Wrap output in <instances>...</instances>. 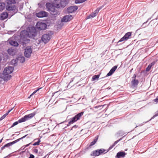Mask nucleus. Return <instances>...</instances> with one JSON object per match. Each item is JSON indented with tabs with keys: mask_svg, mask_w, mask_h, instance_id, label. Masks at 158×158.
I'll return each instance as SVG.
<instances>
[{
	"mask_svg": "<svg viewBox=\"0 0 158 158\" xmlns=\"http://www.w3.org/2000/svg\"><path fill=\"white\" fill-rule=\"evenodd\" d=\"M133 70V69H132L130 71V73H131L132 72V70Z\"/></svg>",
	"mask_w": 158,
	"mask_h": 158,
	"instance_id": "obj_60",
	"label": "nucleus"
},
{
	"mask_svg": "<svg viewBox=\"0 0 158 158\" xmlns=\"http://www.w3.org/2000/svg\"><path fill=\"white\" fill-rule=\"evenodd\" d=\"M139 81L136 79H132L131 82V84L132 87H136L139 84Z\"/></svg>",
	"mask_w": 158,
	"mask_h": 158,
	"instance_id": "obj_19",
	"label": "nucleus"
},
{
	"mask_svg": "<svg viewBox=\"0 0 158 158\" xmlns=\"http://www.w3.org/2000/svg\"><path fill=\"white\" fill-rule=\"evenodd\" d=\"M117 68V65H115L110 70L109 72L107 74L106 76H109L111 75L115 72Z\"/></svg>",
	"mask_w": 158,
	"mask_h": 158,
	"instance_id": "obj_20",
	"label": "nucleus"
},
{
	"mask_svg": "<svg viewBox=\"0 0 158 158\" xmlns=\"http://www.w3.org/2000/svg\"><path fill=\"white\" fill-rule=\"evenodd\" d=\"M97 14L93 12L89 15L87 17L86 19H88L91 18H93L94 17H95Z\"/></svg>",
	"mask_w": 158,
	"mask_h": 158,
	"instance_id": "obj_28",
	"label": "nucleus"
},
{
	"mask_svg": "<svg viewBox=\"0 0 158 158\" xmlns=\"http://www.w3.org/2000/svg\"><path fill=\"white\" fill-rule=\"evenodd\" d=\"M126 154L123 151H121L117 153L115 156V158H124Z\"/></svg>",
	"mask_w": 158,
	"mask_h": 158,
	"instance_id": "obj_17",
	"label": "nucleus"
},
{
	"mask_svg": "<svg viewBox=\"0 0 158 158\" xmlns=\"http://www.w3.org/2000/svg\"><path fill=\"white\" fill-rule=\"evenodd\" d=\"M15 31H9L8 32V34H11V33H14L15 32Z\"/></svg>",
	"mask_w": 158,
	"mask_h": 158,
	"instance_id": "obj_51",
	"label": "nucleus"
},
{
	"mask_svg": "<svg viewBox=\"0 0 158 158\" xmlns=\"http://www.w3.org/2000/svg\"><path fill=\"white\" fill-rule=\"evenodd\" d=\"M152 66V64H150L146 68V70L147 71H149L150 69Z\"/></svg>",
	"mask_w": 158,
	"mask_h": 158,
	"instance_id": "obj_39",
	"label": "nucleus"
},
{
	"mask_svg": "<svg viewBox=\"0 0 158 158\" xmlns=\"http://www.w3.org/2000/svg\"><path fill=\"white\" fill-rule=\"evenodd\" d=\"M6 9L8 11L11 12L10 13H11V15H10L11 16L14 15L16 13H17L18 10L16 9V7L15 5L11 6L10 5H6Z\"/></svg>",
	"mask_w": 158,
	"mask_h": 158,
	"instance_id": "obj_7",
	"label": "nucleus"
},
{
	"mask_svg": "<svg viewBox=\"0 0 158 158\" xmlns=\"http://www.w3.org/2000/svg\"><path fill=\"white\" fill-rule=\"evenodd\" d=\"M16 59L19 62L21 63H23L25 61V58L22 56H18Z\"/></svg>",
	"mask_w": 158,
	"mask_h": 158,
	"instance_id": "obj_23",
	"label": "nucleus"
},
{
	"mask_svg": "<svg viewBox=\"0 0 158 158\" xmlns=\"http://www.w3.org/2000/svg\"><path fill=\"white\" fill-rule=\"evenodd\" d=\"M26 30L29 38L34 37L37 35L38 31L34 27L31 26L28 27L27 28Z\"/></svg>",
	"mask_w": 158,
	"mask_h": 158,
	"instance_id": "obj_2",
	"label": "nucleus"
},
{
	"mask_svg": "<svg viewBox=\"0 0 158 158\" xmlns=\"http://www.w3.org/2000/svg\"><path fill=\"white\" fill-rule=\"evenodd\" d=\"M5 4L4 2H0V11L3 10L5 7Z\"/></svg>",
	"mask_w": 158,
	"mask_h": 158,
	"instance_id": "obj_31",
	"label": "nucleus"
},
{
	"mask_svg": "<svg viewBox=\"0 0 158 158\" xmlns=\"http://www.w3.org/2000/svg\"><path fill=\"white\" fill-rule=\"evenodd\" d=\"M32 151L33 152H34L36 154H37L38 152V150L36 148H34V149H33Z\"/></svg>",
	"mask_w": 158,
	"mask_h": 158,
	"instance_id": "obj_41",
	"label": "nucleus"
},
{
	"mask_svg": "<svg viewBox=\"0 0 158 158\" xmlns=\"http://www.w3.org/2000/svg\"><path fill=\"white\" fill-rule=\"evenodd\" d=\"M11 77V75L8 73H4L3 72L2 73H0V77L3 79L4 81H8L10 80Z\"/></svg>",
	"mask_w": 158,
	"mask_h": 158,
	"instance_id": "obj_11",
	"label": "nucleus"
},
{
	"mask_svg": "<svg viewBox=\"0 0 158 158\" xmlns=\"http://www.w3.org/2000/svg\"><path fill=\"white\" fill-rule=\"evenodd\" d=\"M154 101L156 102H158V96L156 97V98L154 99Z\"/></svg>",
	"mask_w": 158,
	"mask_h": 158,
	"instance_id": "obj_49",
	"label": "nucleus"
},
{
	"mask_svg": "<svg viewBox=\"0 0 158 158\" xmlns=\"http://www.w3.org/2000/svg\"><path fill=\"white\" fill-rule=\"evenodd\" d=\"M36 28L39 30V31L43 30L46 29L47 25L45 23L41 22H38L36 24Z\"/></svg>",
	"mask_w": 158,
	"mask_h": 158,
	"instance_id": "obj_6",
	"label": "nucleus"
},
{
	"mask_svg": "<svg viewBox=\"0 0 158 158\" xmlns=\"http://www.w3.org/2000/svg\"><path fill=\"white\" fill-rule=\"evenodd\" d=\"M53 34L52 31L50 33L44 34L42 36L41 39L42 41L44 44L48 43L51 39V36Z\"/></svg>",
	"mask_w": 158,
	"mask_h": 158,
	"instance_id": "obj_4",
	"label": "nucleus"
},
{
	"mask_svg": "<svg viewBox=\"0 0 158 158\" xmlns=\"http://www.w3.org/2000/svg\"><path fill=\"white\" fill-rule=\"evenodd\" d=\"M106 150L103 148L97 149L93 151L90 155L92 156H98L102 154H104V153L106 152Z\"/></svg>",
	"mask_w": 158,
	"mask_h": 158,
	"instance_id": "obj_5",
	"label": "nucleus"
},
{
	"mask_svg": "<svg viewBox=\"0 0 158 158\" xmlns=\"http://www.w3.org/2000/svg\"><path fill=\"white\" fill-rule=\"evenodd\" d=\"M31 144V143H28V144H26V145H25V147H27L29 146V145Z\"/></svg>",
	"mask_w": 158,
	"mask_h": 158,
	"instance_id": "obj_56",
	"label": "nucleus"
},
{
	"mask_svg": "<svg viewBox=\"0 0 158 158\" xmlns=\"http://www.w3.org/2000/svg\"><path fill=\"white\" fill-rule=\"evenodd\" d=\"M3 140V138H2L0 140V143H1Z\"/></svg>",
	"mask_w": 158,
	"mask_h": 158,
	"instance_id": "obj_59",
	"label": "nucleus"
},
{
	"mask_svg": "<svg viewBox=\"0 0 158 158\" xmlns=\"http://www.w3.org/2000/svg\"><path fill=\"white\" fill-rule=\"evenodd\" d=\"M102 107V106H96L95 107V108H98L99 107Z\"/></svg>",
	"mask_w": 158,
	"mask_h": 158,
	"instance_id": "obj_55",
	"label": "nucleus"
},
{
	"mask_svg": "<svg viewBox=\"0 0 158 158\" xmlns=\"http://www.w3.org/2000/svg\"><path fill=\"white\" fill-rule=\"evenodd\" d=\"M84 114V112H81L80 113L77 114L73 117L70 119V121L69 122V123L67 125V127L69 126L70 125L73 124L74 122H76L79 120L81 117Z\"/></svg>",
	"mask_w": 158,
	"mask_h": 158,
	"instance_id": "obj_3",
	"label": "nucleus"
},
{
	"mask_svg": "<svg viewBox=\"0 0 158 158\" xmlns=\"http://www.w3.org/2000/svg\"><path fill=\"white\" fill-rule=\"evenodd\" d=\"M4 115L5 116V117L7 115L6 114H4Z\"/></svg>",
	"mask_w": 158,
	"mask_h": 158,
	"instance_id": "obj_62",
	"label": "nucleus"
},
{
	"mask_svg": "<svg viewBox=\"0 0 158 158\" xmlns=\"http://www.w3.org/2000/svg\"><path fill=\"white\" fill-rule=\"evenodd\" d=\"M18 62V61H17V60L16 59V60L13 59L11 61V63L13 65H15V64H17Z\"/></svg>",
	"mask_w": 158,
	"mask_h": 158,
	"instance_id": "obj_36",
	"label": "nucleus"
},
{
	"mask_svg": "<svg viewBox=\"0 0 158 158\" xmlns=\"http://www.w3.org/2000/svg\"><path fill=\"white\" fill-rule=\"evenodd\" d=\"M78 8V6H70L67 8V13L69 14L72 13L77 10Z\"/></svg>",
	"mask_w": 158,
	"mask_h": 158,
	"instance_id": "obj_12",
	"label": "nucleus"
},
{
	"mask_svg": "<svg viewBox=\"0 0 158 158\" xmlns=\"http://www.w3.org/2000/svg\"><path fill=\"white\" fill-rule=\"evenodd\" d=\"M22 122H22V120L21 118L20 119H19L18 121L15 122L13 123V124H12V125L11 126V127L9 128H12L15 126L17 125L19 123H22Z\"/></svg>",
	"mask_w": 158,
	"mask_h": 158,
	"instance_id": "obj_26",
	"label": "nucleus"
},
{
	"mask_svg": "<svg viewBox=\"0 0 158 158\" xmlns=\"http://www.w3.org/2000/svg\"><path fill=\"white\" fill-rule=\"evenodd\" d=\"M131 32H129L126 33L124 36L118 41V43L120 42L128 40L129 38V37L131 36Z\"/></svg>",
	"mask_w": 158,
	"mask_h": 158,
	"instance_id": "obj_13",
	"label": "nucleus"
},
{
	"mask_svg": "<svg viewBox=\"0 0 158 158\" xmlns=\"http://www.w3.org/2000/svg\"><path fill=\"white\" fill-rule=\"evenodd\" d=\"M41 88H38V89H37L36 90H35L33 92H34L35 93L37 91H39L40 89H41Z\"/></svg>",
	"mask_w": 158,
	"mask_h": 158,
	"instance_id": "obj_53",
	"label": "nucleus"
},
{
	"mask_svg": "<svg viewBox=\"0 0 158 158\" xmlns=\"http://www.w3.org/2000/svg\"><path fill=\"white\" fill-rule=\"evenodd\" d=\"M128 133L129 132H127V133H125V132L124 131L122 130H120L118 131L117 133V137H118L119 136H122L123 135L125 134V135L124 136V137H124L128 134Z\"/></svg>",
	"mask_w": 158,
	"mask_h": 158,
	"instance_id": "obj_22",
	"label": "nucleus"
},
{
	"mask_svg": "<svg viewBox=\"0 0 158 158\" xmlns=\"http://www.w3.org/2000/svg\"><path fill=\"white\" fill-rule=\"evenodd\" d=\"M14 69L13 67L9 66L5 68L3 72H4V73H6L10 74L13 72Z\"/></svg>",
	"mask_w": 158,
	"mask_h": 158,
	"instance_id": "obj_15",
	"label": "nucleus"
},
{
	"mask_svg": "<svg viewBox=\"0 0 158 158\" xmlns=\"http://www.w3.org/2000/svg\"><path fill=\"white\" fill-rule=\"evenodd\" d=\"M19 141V140L18 139L10 143H9V145L10 146H11L13 144L15 143H17V142Z\"/></svg>",
	"mask_w": 158,
	"mask_h": 158,
	"instance_id": "obj_33",
	"label": "nucleus"
},
{
	"mask_svg": "<svg viewBox=\"0 0 158 158\" xmlns=\"http://www.w3.org/2000/svg\"><path fill=\"white\" fill-rule=\"evenodd\" d=\"M14 108V107L13 108H12L11 109L8 110V111H7V112H8L9 113H10L13 109Z\"/></svg>",
	"mask_w": 158,
	"mask_h": 158,
	"instance_id": "obj_54",
	"label": "nucleus"
},
{
	"mask_svg": "<svg viewBox=\"0 0 158 158\" xmlns=\"http://www.w3.org/2000/svg\"><path fill=\"white\" fill-rule=\"evenodd\" d=\"M46 6L48 9L47 10L51 14L56 15L60 14V12L55 8V6L53 4L47 2L46 4Z\"/></svg>",
	"mask_w": 158,
	"mask_h": 158,
	"instance_id": "obj_1",
	"label": "nucleus"
},
{
	"mask_svg": "<svg viewBox=\"0 0 158 158\" xmlns=\"http://www.w3.org/2000/svg\"><path fill=\"white\" fill-rule=\"evenodd\" d=\"M6 147V146H5V145H4V146H2V147H1V150L0 151V152L1 153L2 152V151Z\"/></svg>",
	"mask_w": 158,
	"mask_h": 158,
	"instance_id": "obj_44",
	"label": "nucleus"
},
{
	"mask_svg": "<svg viewBox=\"0 0 158 158\" xmlns=\"http://www.w3.org/2000/svg\"><path fill=\"white\" fill-rule=\"evenodd\" d=\"M56 6H55V8H56L57 9H59L60 8V5L59 4H56Z\"/></svg>",
	"mask_w": 158,
	"mask_h": 158,
	"instance_id": "obj_42",
	"label": "nucleus"
},
{
	"mask_svg": "<svg viewBox=\"0 0 158 158\" xmlns=\"http://www.w3.org/2000/svg\"><path fill=\"white\" fill-rule=\"evenodd\" d=\"M20 39L23 41H26L27 38L28 37L27 31L24 30L22 31L20 33Z\"/></svg>",
	"mask_w": 158,
	"mask_h": 158,
	"instance_id": "obj_10",
	"label": "nucleus"
},
{
	"mask_svg": "<svg viewBox=\"0 0 158 158\" xmlns=\"http://www.w3.org/2000/svg\"><path fill=\"white\" fill-rule=\"evenodd\" d=\"M10 154L8 155L7 156H6L4 158H6V157H9L10 156Z\"/></svg>",
	"mask_w": 158,
	"mask_h": 158,
	"instance_id": "obj_57",
	"label": "nucleus"
},
{
	"mask_svg": "<svg viewBox=\"0 0 158 158\" xmlns=\"http://www.w3.org/2000/svg\"><path fill=\"white\" fill-rule=\"evenodd\" d=\"M48 16L47 12L45 11H40L36 14V16L39 18L46 17Z\"/></svg>",
	"mask_w": 158,
	"mask_h": 158,
	"instance_id": "obj_14",
	"label": "nucleus"
},
{
	"mask_svg": "<svg viewBox=\"0 0 158 158\" xmlns=\"http://www.w3.org/2000/svg\"><path fill=\"white\" fill-rule=\"evenodd\" d=\"M158 116V111H157L153 117H152L147 122H148L149 121H151L152 119H153L155 117Z\"/></svg>",
	"mask_w": 158,
	"mask_h": 158,
	"instance_id": "obj_38",
	"label": "nucleus"
},
{
	"mask_svg": "<svg viewBox=\"0 0 158 158\" xmlns=\"http://www.w3.org/2000/svg\"><path fill=\"white\" fill-rule=\"evenodd\" d=\"M102 6L100 7L99 8H97V9L94 11V12L96 14H98L99 11L102 8Z\"/></svg>",
	"mask_w": 158,
	"mask_h": 158,
	"instance_id": "obj_37",
	"label": "nucleus"
},
{
	"mask_svg": "<svg viewBox=\"0 0 158 158\" xmlns=\"http://www.w3.org/2000/svg\"><path fill=\"white\" fill-rule=\"evenodd\" d=\"M5 118V116L3 115L0 118V121L2 120L3 119H4Z\"/></svg>",
	"mask_w": 158,
	"mask_h": 158,
	"instance_id": "obj_47",
	"label": "nucleus"
},
{
	"mask_svg": "<svg viewBox=\"0 0 158 158\" xmlns=\"http://www.w3.org/2000/svg\"><path fill=\"white\" fill-rule=\"evenodd\" d=\"M52 152V151H51L49 152L48 154H47L46 155L44 156H45V158L48 156L47 158H48L49 157V156L51 154V153Z\"/></svg>",
	"mask_w": 158,
	"mask_h": 158,
	"instance_id": "obj_43",
	"label": "nucleus"
},
{
	"mask_svg": "<svg viewBox=\"0 0 158 158\" xmlns=\"http://www.w3.org/2000/svg\"><path fill=\"white\" fill-rule=\"evenodd\" d=\"M86 0H75V3L76 4L81 3L85 2Z\"/></svg>",
	"mask_w": 158,
	"mask_h": 158,
	"instance_id": "obj_34",
	"label": "nucleus"
},
{
	"mask_svg": "<svg viewBox=\"0 0 158 158\" xmlns=\"http://www.w3.org/2000/svg\"><path fill=\"white\" fill-rule=\"evenodd\" d=\"M97 14L93 12L89 15L87 17L86 19H88L91 18H93L94 17H95Z\"/></svg>",
	"mask_w": 158,
	"mask_h": 158,
	"instance_id": "obj_29",
	"label": "nucleus"
},
{
	"mask_svg": "<svg viewBox=\"0 0 158 158\" xmlns=\"http://www.w3.org/2000/svg\"><path fill=\"white\" fill-rule=\"evenodd\" d=\"M6 2L8 5H11L16 3L15 0H6Z\"/></svg>",
	"mask_w": 158,
	"mask_h": 158,
	"instance_id": "obj_30",
	"label": "nucleus"
},
{
	"mask_svg": "<svg viewBox=\"0 0 158 158\" xmlns=\"http://www.w3.org/2000/svg\"><path fill=\"white\" fill-rule=\"evenodd\" d=\"M35 156H34L32 154H30V156L28 158H34Z\"/></svg>",
	"mask_w": 158,
	"mask_h": 158,
	"instance_id": "obj_46",
	"label": "nucleus"
},
{
	"mask_svg": "<svg viewBox=\"0 0 158 158\" xmlns=\"http://www.w3.org/2000/svg\"><path fill=\"white\" fill-rule=\"evenodd\" d=\"M72 19V15H68L64 16L61 19V22H67L70 21Z\"/></svg>",
	"mask_w": 158,
	"mask_h": 158,
	"instance_id": "obj_16",
	"label": "nucleus"
},
{
	"mask_svg": "<svg viewBox=\"0 0 158 158\" xmlns=\"http://www.w3.org/2000/svg\"><path fill=\"white\" fill-rule=\"evenodd\" d=\"M8 14L6 12H3L0 15V19L2 20H4L7 18Z\"/></svg>",
	"mask_w": 158,
	"mask_h": 158,
	"instance_id": "obj_21",
	"label": "nucleus"
},
{
	"mask_svg": "<svg viewBox=\"0 0 158 158\" xmlns=\"http://www.w3.org/2000/svg\"><path fill=\"white\" fill-rule=\"evenodd\" d=\"M143 125V123H141V124H140L139 125V126H142Z\"/></svg>",
	"mask_w": 158,
	"mask_h": 158,
	"instance_id": "obj_61",
	"label": "nucleus"
},
{
	"mask_svg": "<svg viewBox=\"0 0 158 158\" xmlns=\"http://www.w3.org/2000/svg\"><path fill=\"white\" fill-rule=\"evenodd\" d=\"M136 77V75L135 74H134L132 77V79H136L135 78Z\"/></svg>",
	"mask_w": 158,
	"mask_h": 158,
	"instance_id": "obj_50",
	"label": "nucleus"
},
{
	"mask_svg": "<svg viewBox=\"0 0 158 158\" xmlns=\"http://www.w3.org/2000/svg\"><path fill=\"white\" fill-rule=\"evenodd\" d=\"M57 92H54V93H52V94H53V95H54V94H55L56 93H57Z\"/></svg>",
	"mask_w": 158,
	"mask_h": 158,
	"instance_id": "obj_64",
	"label": "nucleus"
},
{
	"mask_svg": "<svg viewBox=\"0 0 158 158\" xmlns=\"http://www.w3.org/2000/svg\"><path fill=\"white\" fill-rule=\"evenodd\" d=\"M150 19H148V20H147V21H146V22H144V23H143V24H142V27H143V25H144V24H145L146 23L148 22V21Z\"/></svg>",
	"mask_w": 158,
	"mask_h": 158,
	"instance_id": "obj_48",
	"label": "nucleus"
},
{
	"mask_svg": "<svg viewBox=\"0 0 158 158\" xmlns=\"http://www.w3.org/2000/svg\"><path fill=\"white\" fill-rule=\"evenodd\" d=\"M99 77L100 75L99 74L94 75L92 78V81H93L96 80H98Z\"/></svg>",
	"mask_w": 158,
	"mask_h": 158,
	"instance_id": "obj_32",
	"label": "nucleus"
},
{
	"mask_svg": "<svg viewBox=\"0 0 158 158\" xmlns=\"http://www.w3.org/2000/svg\"><path fill=\"white\" fill-rule=\"evenodd\" d=\"M98 135H97L95 137V138L94 139V140L92 142H91L90 144L89 145L90 147L93 146L96 143V142H97V141L98 140Z\"/></svg>",
	"mask_w": 158,
	"mask_h": 158,
	"instance_id": "obj_27",
	"label": "nucleus"
},
{
	"mask_svg": "<svg viewBox=\"0 0 158 158\" xmlns=\"http://www.w3.org/2000/svg\"><path fill=\"white\" fill-rule=\"evenodd\" d=\"M124 136H123L121 138L117 140V141L114 142V143L111 146H110V147L108 149L106 150V152L104 153H106L108 151H109L110 150H111L115 145L117 144L119 142L122 140Z\"/></svg>",
	"mask_w": 158,
	"mask_h": 158,
	"instance_id": "obj_18",
	"label": "nucleus"
},
{
	"mask_svg": "<svg viewBox=\"0 0 158 158\" xmlns=\"http://www.w3.org/2000/svg\"><path fill=\"white\" fill-rule=\"evenodd\" d=\"M9 43L10 45L15 47H17L18 46L19 44L16 41L13 40L9 41Z\"/></svg>",
	"mask_w": 158,
	"mask_h": 158,
	"instance_id": "obj_25",
	"label": "nucleus"
},
{
	"mask_svg": "<svg viewBox=\"0 0 158 158\" xmlns=\"http://www.w3.org/2000/svg\"><path fill=\"white\" fill-rule=\"evenodd\" d=\"M11 51V50H8V52L9 53V54H10V51Z\"/></svg>",
	"mask_w": 158,
	"mask_h": 158,
	"instance_id": "obj_58",
	"label": "nucleus"
},
{
	"mask_svg": "<svg viewBox=\"0 0 158 158\" xmlns=\"http://www.w3.org/2000/svg\"><path fill=\"white\" fill-rule=\"evenodd\" d=\"M28 135V134L26 135H24V136H23V137H22L21 138L19 139V141H20V140L24 139L25 137H27V138H29V137L27 136Z\"/></svg>",
	"mask_w": 158,
	"mask_h": 158,
	"instance_id": "obj_40",
	"label": "nucleus"
},
{
	"mask_svg": "<svg viewBox=\"0 0 158 158\" xmlns=\"http://www.w3.org/2000/svg\"><path fill=\"white\" fill-rule=\"evenodd\" d=\"M36 113V112L34 111L32 113L25 115L23 117L21 118L23 122H24L32 118L35 115Z\"/></svg>",
	"mask_w": 158,
	"mask_h": 158,
	"instance_id": "obj_8",
	"label": "nucleus"
},
{
	"mask_svg": "<svg viewBox=\"0 0 158 158\" xmlns=\"http://www.w3.org/2000/svg\"><path fill=\"white\" fill-rule=\"evenodd\" d=\"M32 52V49L31 46H28L26 47L24 49V55L27 58H29Z\"/></svg>",
	"mask_w": 158,
	"mask_h": 158,
	"instance_id": "obj_9",
	"label": "nucleus"
},
{
	"mask_svg": "<svg viewBox=\"0 0 158 158\" xmlns=\"http://www.w3.org/2000/svg\"><path fill=\"white\" fill-rule=\"evenodd\" d=\"M78 127V126L77 125H74L71 128V129L70 130H72L73 129V128H74V129H76V128L77 127Z\"/></svg>",
	"mask_w": 158,
	"mask_h": 158,
	"instance_id": "obj_45",
	"label": "nucleus"
},
{
	"mask_svg": "<svg viewBox=\"0 0 158 158\" xmlns=\"http://www.w3.org/2000/svg\"><path fill=\"white\" fill-rule=\"evenodd\" d=\"M4 115L5 116V117L7 115L6 114H4Z\"/></svg>",
	"mask_w": 158,
	"mask_h": 158,
	"instance_id": "obj_63",
	"label": "nucleus"
},
{
	"mask_svg": "<svg viewBox=\"0 0 158 158\" xmlns=\"http://www.w3.org/2000/svg\"><path fill=\"white\" fill-rule=\"evenodd\" d=\"M5 145L6 146V147L7 148L9 147L10 146L9 145V143L5 144Z\"/></svg>",
	"mask_w": 158,
	"mask_h": 158,
	"instance_id": "obj_52",
	"label": "nucleus"
},
{
	"mask_svg": "<svg viewBox=\"0 0 158 158\" xmlns=\"http://www.w3.org/2000/svg\"><path fill=\"white\" fill-rule=\"evenodd\" d=\"M59 2L60 3V6L62 8H64L65 6L68 3L67 1L66 0H60Z\"/></svg>",
	"mask_w": 158,
	"mask_h": 158,
	"instance_id": "obj_24",
	"label": "nucleus"
},
{
	"mask_svg": "<svg viewBox=\"0 0 158 158\" xmlns=\"http://www.w3.org/2000/svg\"><path fill=\"white\" fill-rule=\"evenodd\" d=\"M37 139H35V140H36ZM38 139V141L37 142L34 143L32 145L33 146H36L40 144V143L41 141L40 140V139Z\"/></svg>",
	"mask_w": 158,
	"mask_h": 158,
	"instance_id": "obj_35",
	"label": "nucleus"
}]
</instances>
